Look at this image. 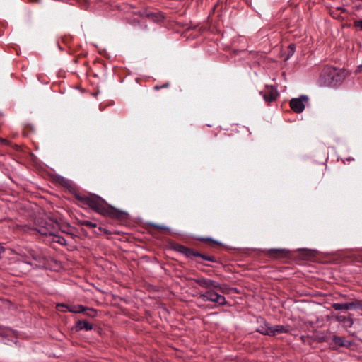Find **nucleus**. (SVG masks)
I'll use <instances>...</instances> for the list:
<instances>
[{
	"mask_svg": "<svg viewBox=\"0 0 362 362\" xmlns=\"http://www.w3.org/2000/svg\"><path fill=\"white\" fill-rule=\"evenodd\" d=\"M76 329L78 330L85 329L88 331L93 329V325L86 320H78L76 322Z\"/></svg>",
	"mask_w": 362,
	"mask_h": 362,
	"instance_id": "4468645a",
	"label": "nucleus"
},
{
	"mask_svg": "<svg viewBox=\"0 0 362 362\" xmlns=\"http://www.w3.org/2000/svg\"><path fill=\"white\" fill-rule=\"evenodd\" d=\"M272 332H274V336L281 334V333H287L288 329L283 325H277L274 327H272Z\"/></svg>",
	"mask_w": 362,
	"mask_h": 362,
	"instance_id": "2eb2a0df",
	"label": "nucleus"
},
{
	"mask_svg": "<svg viewBox=\"0 0 362 362\" xmlns=\"http://www.w3.org/2000/svg\"><path fill=\"white\" fill-rule=\"evenodd\" d=\"M199 298L204 301H211L213 303H218L220 305H224L227 303L226 298L223 296L218 294L214 290V288L208 290L204 293L200 294Z\"/></svg>",
	"mask_w": 362,
	"mask_h": 362,
	"instance_id": "39448f33",
	"label": "nucleus"
},
{
	"mask_svg": "<svg viewBox=\"0 0 362 362\" xmlns=\"http://www.w3.org/2000/svg\"><path fill=\"white\" fill-rule=\"evenodd\" d=\"M332 340L335 344L341 347H349L351 344L350 341L345 340L344 338L339 336H334Z\"/></svg>",
	"mask_w": 362,
	"mask_h": 362,
	"instance_id": "ddd939ff",
	"label": "nucleus"
},
{
	"mask_svg": "<svg viewBox=\"0 0 362 362\" xmlns=\"http://www.w3.org/2000/svg\"><path fill=\"white\" fill-rule=\"evenodd\" d=\"M83 313L86 316L90 317H95L97 315V310H95L93 308L85 307V306H84V310H83Z\"/></svg>",
	"mask_w": 362,
	"mask_h": 362,
	"instance_id": "f3484780",
	"label": "nucleus"
},
{
	"mask_svg": "<svg viewBox=\"0 0 362 362\" xmlns=\"http://www.w3.org/2000/svg\"><path fill=\"white\" fill-rule=\"evenodd\" d=\"M358 308H360L362 310V305L361 303H360V306Z\"/></svg>",
	"mask_w": 362,
	"mask_h": 362,
	"instance_id": "bb28decb",
	"label": "nucleus"
},
{
	"mask_svg": "<svg viewBox=\"0 0 362 362\" xmlns=\"http://www.w3.org/2000/svg\"><path fill=\"white\" fill-rule=\"evenodd\" d=\"M308 101V98L301 95L298 98H293L290 101V107L296 113L302 112L305 109V104Z\"/></svg>",
	"mask_w": 362,
	"mask_h": 362,
	"instance_id": "423d86ee",
	"label": "nucleus"
},
{
	"mask_svg": "<svg viewBox=\"0 0 362 362\" xmlns=\"http://www.w3.org/2000/svg\"><path fill=\"white\" fill-rule=\"evenodd\" d=\"M288 56L292 55L295 52V45L291 44L288 46Z\"/></svg>",
	"mask_w": 362,
	"mask_h": 362,
	"instance_id": "aec40b11",
	"label": "nucleus"
},
{
	"mask_svg": "<svg viewBox=\"0 0 362 362\" xmlns=\"http://www.w3.org/2000/svg\"><path fill=\"white\" fill-rule=\"evenodd\" d=\"M356 260H357V261H358V262H362V259H356Z\"/></svg>",
	"mask_w": 362,
	"mask_h": 362,
	"instance_id": "cd10ccee",
	"label": "nucleus"
},
{
	"mask_svg": "<svg viewBox=\"0 0 362 362\" xmlns=\"http://www.w3.org/2000/svg\"><path fill=\"white\" fill-rule=\"evenodd\" d=\"M60 182H61L62 185H65V186H69V185H70V182H69V180H66V179H64V178H63V177H62V178H61V181H60Z\"/></svg>",
	"mask_w": 362,
	"mask_h": 362,
	"instance_id": "412c9836",
	"label": "nucleus"
},
{
	"mask_svg": "<svg viewBox=\"0 0 362 362\" xmlns=\"http://www.w3.org/2000/svg\"><path fill=\"white\" fill-rule=\"evenodd\" d=\"M30 255L33 262L27 260L25 261V262L35 267H41L45 266L46 263V258L40 252H35L33 251L30 252Z\"/></svg>",
	"mask_w": 362,
	"mask_h": 362,
	"instance_id": "0eeeda50",
	"label": "nucleus"
},
{
	"mask_svg": "<svg viewBox=\"0 0 362 362\" xmlns=\"http://www.w3.org/2000/svg\"><path fill=\"white\" fill-rule=\"evenodd\" d=\"M202 241H204V242H209V243H215V244H218V243L214 240H212L211 238H202Z\"/></svg>",
	"mask_w": 362,
	"mask_h": 362,
	"instance_id": "5701e85b",
	"label": "nucleus"
},
{
	"mask_svg": "<svg viewBox=\"0 0 362 362\" xmlns=\"http://www.w3.org/2000/svg\"><path fill=\"white\" fill-rule=\"evenodd\" d=\"M348 74L345 69L326 66L320 74L318 83L323 87L336 88L343 83Z\"/></svg>",
	"mask_w": 362,
	"mask_h": 362,
	"instance_id": "f03ea898",
	"label": "nucleus"
},
{
	"mask_svg": "<svg viewBox=\"0 0 362 362\" xmlns=\"http://www.w3.org/2000/svg\"><path fill=\"white\" fill-rule=\"evenodd\" d=\"M75 197L81 205L91 209L103 216L117 220H123L127 216V212L112 207L99 196L76 194Z\"/></svg>",
	"mask_w": 362,
	"mask_h": 362,
	"instance_id": "f257e3e1",
	"label": "nucleus"
},
{
	"mask_svg": "<svg viewBox=\"0 0 362 362\" xmlns=\"http://www.w3.org/2000/svg\"><path fill=\"white\" fill-rule=\"evenodd\" d=\"M192 281H194L197 284H199L202 288L210 290L211 288L216 289L222 293H226L227 290V287L225 284H220L215 281H213L209 279H206L204 277L192 279Z\"/></svg>",
	"mask_w": 362,
	"mask_h": 362,
	"instance_id": "20e7f679",
	"label": "nucleus"
},
{
	"mask_svg": "<svg viewBox=\"0 0 362 362\" xmlns=\"http://www.w3.org/2000/svg\"><path fill=\"white\" fill-rule=\"evenodd\" d=\"M354 160V158H350V157H349V158H346V161H352V160Z\"/></svg>",
	"mask_w": 362,
	"mask_h": 362,
	"instance_id": "a878e982",
	"label": "nucleus"
},
{
	"mask_svg": "<svg viewBox=\"0 0 362 362\" xmlns=\"http://www.w3.org/2000/svg\"><path fill=\"white\" fill-rule=\"evenodd\" d=\"M351 316L352 315L351 314L348 317L341 315H337L335 317V319L337 322H343L346 326L351 327L354 324V320Z\"/></svg>",
	"mask_w": 362,
	"mask_h": 362,
	"instance_id": "f8f14e48",
	"label": "nucleus"
},
{
	"mask_svg": "<svg viewBox=\"0 0 362 362\" xmlns=\"http://www.w3.org/2000/svg\"><path fill=\"white\" fill-rule=\"evenodd\" d=\"M173 248L175 251L179 252L180 253L184 255L185 257L189 258L192 257H201L204 260H207L209 262H215L216 259L213 256H208L204 254H202L199 252L195 251L193 249L187 247L184 245H182L180 244H175L173 246Z\"/></svg>",
	"mask_w": 362,
	"mask_h": 362,
	"instance_id": "7ed1b4c3",
	"label": "nucleus"
},
{
	"mask_svg": "<svg viewBox=\"0 0 362 362\" xmlns=\"http://www.w3.org/2000/svg\"><path fill=\"white\" fill-rule=\"evenodd\" d=\"M354 23H355L356 26L360 27V28H362V20L361 21H356Z\"/></svg>",
	"mask_w": 362,
	"mask_h": 362,
	"instance_id": "393cba45",
	"label": "nucleus"
},
{
	"mask_svg": "<svg viewBox=\"0 0 362 362\" xmlns=\"http://www.w3.org/2000/svg\"><path fill=\"white\" fill-rule=\"evenodd\" d=\"M264 100L267 103H271L277 98V90L272 86H266L265 90L261 92Z\"/></svg>",
	"mask_w": 362,
	"mask_h": 362,
	"instance_id": "6e6552de",
	"label": "nucleus"
},
{
	"mask_svg": "<svg viewBox=\"0 0 362 362\" xmlns=\"http://www.w3.org/2000/svg\"><path fill=\"white\" fill-rule=\"evenodd\" d=\"M289 251L286 249H269L267 255L272 258H282L288 255Z\"/></svg>",
	"mask_w": 362,
	"mask_h": 362,
	"instance_id": "9d476101",
	"label": "nucleus"
},
{
	"mask_svg": "<svg viewBox=\"0 0 362 362\" xmlns=\"http://www.w3.org/2000/svg\"><path fill=\"white\" fill-rule=\"evenodd\" d=\"M52 241L54 243H57L62 245H66V241L64 237L60 235H53Z\"/></svg>",
	"mask_w": 362,
	"mask_h": 362,
	"instance_id": "a211bd4d",
	"label": "nucleus"
},
{
	"mask_svg": "<svg viewBox=\"0 0 362 362\" xmlns=\"http://www.w3.org/2000/svg\"><path fill=\"white\" fill-rule=\"evenodd\" d=\"M79 224L81 226H85L86 227H88L90 228H96L97 225L95 223H93L88 220H82L80 221Z\"/></svg>",
	"mask_w": 362,
	"mask_h": 362,
	"instance_id": "6ab92c4d",
	"label": "nucleus"
},
{
	"mask_svg": "<svg viewBox=\"0 0 362 362\" xmlns=\"http://www.w3.org/2000/svg\"><path fill=\"white\" fill-rule=\"evenodd\" d=\"M258 332L265 335L274 336V332H272V327H270L267 324L261 326L258 329Z\"/></svg>",
	"mask_w": 362,
	"mask_h": 362,
	"instance_id": "dca6fc26",
	"label": "nucleus"
},
{
	"mask_svg": "<svg viewBox=\"0 0 362 362\" xmlns=\"http://www.w3.org/2000/svg\"><path fill=\"white\" fill-rule=\"evenodd\" d=\"M98 230H99L100 232H103V233H105V234H110L109 231H108L107 229L104 228L99 227V228H98Z\"/></svg>",
	"mask_w": 362,
	"mask_h": 362,
	"instance_id": "b1692460",
	"label": "nucleus"
},
{
	"mask_svg": "<svg viewBox=\"0 0 362 362\" xmlns=\"http://www.w3.org/2000/svg\"><path fill=\"white\" fill-rule=\"evenodd\" d=\"M60 308H66L69 312L74 313H80L83 312V310H84V306L82 305H65V304H58L57 305V310H61L59 309Z\"/></svg>",
	"mask_w": 362,
	"mask_h": 362,
	"instance_id": "9b49d317",
	"label": "nucleus"
},
{
	"mask_svg": "<svg viewBox=\"0 0 362 362\" xmlns=\"http://www.w3.org/2000/svg\"><path fill=\"white\" fill-rule=\"evenodd\" d=\"M360 306V301L358 300H354L350 303H333L332 305V307L335 310H351L354 308H359Z\"/></svg>",
	"mask_w": 362,
	"mask_h": 362,
	"instance_id": "1a4fd4ad",
	"label": "nucleus"
},
{
	"mask_svg": "<svg viewBox=\"0 0 362 362\" xmlns=\"http://www.w3.org/2000/svg\"><path fill=\"white\" fill-rule=\"evenodd\" d=\"M169 86V83H166L165 84H163V86H156L154 87V89L156 90H160V88H168Z\"/></svg>",
	"mask_w": 362,
	"mask_h": 362,
	"instance_id": "4be33fe9",
	"label": "nucleus"
}]
</instances>
